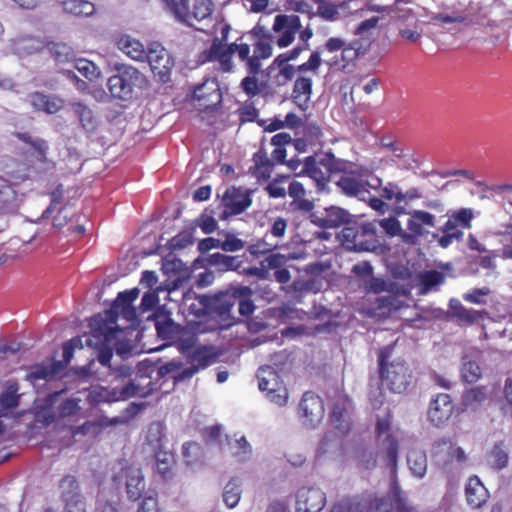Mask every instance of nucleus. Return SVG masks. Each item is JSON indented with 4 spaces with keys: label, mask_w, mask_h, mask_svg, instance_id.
<instances>
[{
    "label": "nucleus",
    "mask_w": 512,
    "mask_h": 512,
    "mask_svg": "<svg viewBox=\"0 0 512 512\" xmlns=\"http://www.w3.org/2000/svg\"><path fill=\"white\" fill-rule=\"evenodd\" d=\"M330 425L337 432L332 434V432L329 431L325 434L317 449V455L319 456L338 450L341 447V438L346 435L351 428V420L345 402L336 403L333 406L330 416Z\"/></svg>",
    "instance_id": "obj_7"
},
{
    "label": "nucleus",
    "mask_w": 512,
    "mask_h": 512,
    "mask_svg": "<svg viewBox=\"0 0 512 512\" xmlns=\"http://www.w3.org/2000/svg\"><path fill=\"white\" fill-rule=\"evenodd\" d=\"M389 14V7L375 3H366L360 8L354 6L351 15L361 19L353 31L356 38L348 43L341 37L328 38L323 45L324 49L330 53L341 51V55L339 58L333 57L328 60L327 65L335 70L346 71L350 64L366 55L376 34L382 28V21Z\"/></svg>",
    "instance_id": "obj_2"
},
{
    "label": "nucleus",
    "mask_w": 512,
    "mask_h": 512,
    "mask_svg": "<svg viewBox=\"0 0 512 512\" xmlns=\"http://www.w3.org/2000/svg\"><path fill=\"white\" fill-rule=\"evenodd\" d=\"M455 303H457L455 316L462 322L471 324L481 319V313L479 311L465 308L460 301H455Z\"/></svg>",
    "instance_id": "obj_62"
},
{
    "label": "nucleus",
    "mask_w": 512,
    "mask_h": 512,
    "mask_svg": "<svg viewBox=\"0 0 512 512\" xmlns=\"http://www.w3.org/2000/svg\"><path fill=\"white\" fill-rule=\"evenodd\" d=\"M145 59H147L153 74L161 82H167L174 66L170 53L160 44L154 43L149 47Z\"/></svg>",
    "instance_id": "obj_18"
},
{
    "label": "nucleus",
    "mask_w": 512,
    "mask_h": 512,
    "mask_svg": "<svg viewBox=\"0 0 512 512\" xmlns=\"http://www.w3.org/2000/svg\"><path fill=\"white\" fill-rule=\"evenodd\" d=\"M19 137L29 144L31 146V149H33V154L37 158V160L45 162L46 161V153L48 150V144L45 140L32 137L28 134H20Z\"/></svg>",
    "instance_id": "obj_47"
},
{
    "label": "nucleus",
    "mask_w": 512,
    "mask_h": 512,
    "mask_svg": "<svg viewBox=\"0 0 512 512\" xmlns=\"http://www.w3.org/2000/svg\"><path fill=\"white\" fill-rule=\"evenodd\" d=\"M117 47L128 57L136 61L145 60L147 55V51L145 50L143 44L139 40L129 35L121 36L117 40Z\"/></svg>",
    "instance_id": "obj_30"
},
{
    "label": "nucleus",
    "mask_w": 512,
    "mask_h": 512,
    "mask_svg": "<svg viewBox=\"0 0 512 512\" xmlns=\"http://www.w3.org/2000/svg\"><path fill=\"white\" fill-rule=\"evenodd\" d=\"M508 453L501 444H496L489 456L491 467L497 470L505 468L508 464Z\"/></svg>",
    "instance_id": "obj_55"
},
{
    "label": "nucleus",
    "mask_w": 512,
    "mask_h": 512,
    "mask_svg": "<svg viewBox=\"0 0 512 512\" xmlns=\"http://www.w3.org/2000/svg\"><path fill=\"white\" fill-rule=\"evenodd\" d=\"M233 295L237 298L238 311L242 316H249L254 312L255 305L251 301L252 289L248 286H234Z\"/></svg>",
    "instance_id": "obj_38"
},
{
    "label": "nucleus",
    "mask_w": 512,
    "mask_h": 512,
    "mask_svg": "<svg viewBox=\"0 0 512 512\" xmlns=\"http://www.w3.org/2000/svg\"><path fill=\"white\" fill-rule=\"evenodd\" d=\"M334 160V157L329 155L319 160L314 157H307L300 174L307 175L319 185L323 184L330 177V173L334 169Z\"/></svg>",
    "instance_id": "obj_21"
},
{
    "label": "nucleus",
    "mask_w": 512,
    "mask_h": 512,
    "mask_svg": "<svg viewBox=\"0 0 512 512\" xmlns=\"http://www.w3.org/2000/svg\"><path fill=\"white\" fill-rule=\"evenodd\" d=\"M43 45V41H41L39 38L32 36H22L11 39L7 49L9 52L19 57H26L41 50Z\"/></svg>",
    "instance_id": "obj_27"
},
{
    "label": "nucleus",
    "mask_w": 512,
    "mask_h": 512,
    "mask_svg": "<svg viewBox=\"0 0 512 512\" xmlns=\"http://www.w3.org/2000/svg\"><path fill=\"white\" fill-rule=\"evenodd\" d=\"M420 279L423 292L426 293L442 284L445 280V275L442 272L431 270L422 273Z\"/></svg>",
    "instance_id": "obj_52"
},
{
    "label": "nucleus",
    "mask_w": 512,
    "mask_h": 512,
    "mask_svg": "<svg viewBox=\"0 0 512 512\" xmlns=\"http://www.w3.org/2000/svg\"><path fill=\"white\" fill-rule=\"evenodd\" d=\"M272 44L268 39H259L254 44L253 54L248 45L247 56L244 58H237L239 61L244 62L247 71L250 74H257L261 69V61L272 56Z\"/></svg>",
    "instance_id": "obj_23"
},
{
    "label": "nucleus",
    "mask_w": 512,
    "mask_h": 512,
    "mask_svg": "<svg viewBox=\"0 0 512 512\" xmlns=\"http://www.w3.org/2000/svg\"><path fill=\"white\" fill-rule=\"evenodd\" d=\"M302 28L300 18L294 14H279L274 18L272 30L275 33V43L279 48L290 46L296 34Z\"/></svg>",
    "instance_id": "obj_15"
},
{
    "label": "nucleus",
    "mask_w": 512,
    "mask_h": 512,
    "mask_svg": "<svg viewBox=\"0 0 512 512\" xmlns=\"http://www.w3.org/2000/svg\"><path fill=\"white\" fill-rule=\"evenodd\" d=\"M407 465L414 477L422 479L428 468L425 452L416 447L411 448L407 454Z\"/></svg>",
    "instance_id": "obj_33"
},
{
    "label": "nucleus",
    "mask_w": 512,
    "mask_h": 512,
    "mask_svg": "<svg viewBox=\"0 0 512 512\" xmlns=\"http://www.w3.org/2000/svg\"><path fill=\"white\" fill-rule=\"evenodd\" d=\"M74 115L78 118L81 127L88 133L96 130L98 122L94 116L93 111L81 102H74L71 104Z\"/></svg>",
    "instance_id": "obj_34"
},
{
    "label": "nucleus",
    "mask_w": 512,
    "mask_h": 512,
    "mask_svg": "<svg viewBox=\"0 0 512 512\" xmlns=\"http://www.w3.org/2000/svg\"><path fill=\"white\" fill-rule=\"evenodd\" d=\"M375 225L373 223L364 224L359 230L354 228H345L342 232L343 239L348 248L357 251H373L377 244L374 240Z\"/></svg>",
    "instance_id": "obj_19"
},
{
    "label": "nucleus",
    "mask_w": 512,
    "mask_h": 512,
    "mask_svg": "<svg viewBox=\"0 0 512 512\" xmlns=\"http://www.w3.org/2000/svg\"><path fill=\"white\" fill-rule=\"evenodd\" d=\"M152 390L153 383L151 379L148 376L139 375L122 386L101 387L95 390L94 393L98 402L113 403L125 401L133 397L144 398L150 395Z\"/></svg>",
    "instance_id": "obj_6"
},
{
    "label": "nucleus",
    "mask_w": 512,
    "mask_h": 512,
    "mask_svg": "<svg viewBox=\"0 0 512 512\" xmlns=\"http://www.w3.org/2000/svg\"><path fill=\"white\" fill-rule=\"evenodd\" d=\"M390 494L395 503L397 512H415L414 508L409 504L405 493L395 480H393L391 484Z\"/></svg>",
    "instance_id": "obj_44"
},
{
    "label": "nucleus",
    "mask_w": 512,
    "mask_h": 512,
    "mask_svg": "<svg viewBox=\"0 0 512 512\" xmlns=\"http://www.w3.org/2000/svg\"><path fill=\"white\" fill-rule=\"evenodd\" d=\"M231 31L232 27L226 21L221 20L215 23L212 42L200 56L203 62H211L217 70L225 73L234 72L236 66L234 56L244 58L248 52V44L242 42V36L229 42Z\"/></svg>",
    "instance_id": "obj_3"
},
{
    "label": "nucleus",
    "mask_w": 512,
    "mask_h": 512,
    "mask_svg": "<svg viewBox=\"0 0 512 512\" xmlns=\"http://www.w3.org/2000/svg\"><path fill=\"white\" fill-rule=\"evenodd\" d=\"M258 388L266 393L267 399L277 406H284L288 400L287 389L277 371L268 365L262 366L257 372Z\"/></svg>",
    "instance_id": "obj_11"
},
{
    "label": "nucleus",
    "mask_w": 512,
    "mask_h": 512,
    "mask_svg": "<svg viewBox=\"0 0 512 512\" xmlns=\"http://www.w3.org/2000/svg\"><path fill=\"white\" fill-rule=\"evenodd\" d=\"M487 396L484 388L474 387L463 394L462 403L466 410L475 411L486 400Z\"/></svg>",
    "instance_id": "obj_42"
},
{
    "label": "nucleus",
    "mask_w": 512,
    "mask_h": 512,
    "mask_svg": "<svg viewBox=\"0 0 512 512\" xmlns=\"http://www.w3.org/2000/svg\"><path fill=\"white\" fill-rule=\"evenodd\" d=\"M119 468L114 475V481L118 484L125 483L129 499L137 500L145 490V481L142 471L137 465L119 463Z\"/></svg>",
    "instance_id": "obj_13"
},
{
    "label": "nucleus",
    "mask_w": 512,
    "mask_h": 512,
    "mask_svg": "<svg viewBox=\"0 0 512 512\" xmlns=\"http://www.w3.org/2000/svg\"><path fill=\"white\" fill-rule=\"evenodd\" d=\"M241 486V480L236 477L231 478L224 486L222 497L228 508H234L239 503L242 494Z\"/></svg>",
    "instance_id": "obj_40"
},
{
    "label": "nucleus",
    "mask_w": 512,
    "mask_h": 512,
    "mask_svg": "<svg viewBox=\"0 0 512 512\" xmlns=\"http://www.w3.org/2000/svg\"><path fill=\"white\" fill-rule=\"evenodd\" d=\"M454 405L448 394L441 393L430 403L428 409L429 421L439 427L445 424L453 413Z\"/></svg>",
    "instance_id": "obj_25"
},
{
    "label": "nucleus",
    "mask_w": 512,
    "mask_h": 512,
    "mask_svg": "<svg viewBox=\"0 0 512 512\" xmlns=\"http://www.w3.org/2000/svg\"><path fill=\"white\" fill-rule=\"evenodd\" d=\"M156 330L159 337L165 340L173 339L178 327L171 320H164L156 323Z\"/></svg>",
    "instance_id": "obj_64"
},
{
    "label": "nucleus",
    "mask_w": 512,
    "mask_h": 512,
    "mask_svg": "<svg viewBox=\"0 0 512 512\" xmlns=\"http://www.w3.org/2000/svg\"><path fill=\"white\" fill-rule=\"evenodd\" d=\"M57 373V370H56V366L55 365H52V366H44V365H39V366H35L32 371L27 375V378L31 381V382H35L37 380H51L54 378V376L56 375Z\"/></svg>",
    "instance_id": "obj_57"
},
{
    "label": "nucleus",
    "mask_w": 512,
    "mask_h": 512,
    "mask_svg": "<svg viewBox=\"0 0 512 512\" xmlns=\"http://www.w3.org/2000/svg\"><path fill=\"white\" fill-rule=\"evenodd\" d=\"M317 4L316 14L326 21H336L342 17L351 15L356 3L354 1H342L335 3L328 0H314Z\"/></svg>",
    "instance_id": "obj_24"
},
{
    "label": "nucleus",
    "mask_w": 512,
    "mask_h": 512,
    "mask_svg": "<svg viewBox=\"0 0 512 512\" xmlns=\"http://www.w3.org/2000/svg\"><path fill=\"white\" fill-rule=\"evenodd\" d=\"M194 99L202 101L201 106L212 108L221 102V92L216 79H207L198 85L193 93Z\"/></svg>",
    "instance_id": "obj_26"
},
{
    "label": "nucleus",
    "mask_w": 512,
    "mask_h": 512,
    "mask_svg": "<svg viewBox=\"0 0 512 512\" xmlns=\"http://www.w3.org/2000/svg\"><path fill=\"white\" fill-rule=\"evenodd\" d=\"M255 174L258 177L269 178L272 172L273 161L267 156V153L259 150L253 157Z\"/></svg>",
    "instance_id": "obj_43"
},
{
    "label": "nucleus",
    "mask_w": 512,
    "mask_h": 512,
    "mask_svg": "<svg viewBox=\"0 0 512 512\" xmlns=\"http://www.w3.org/2000/svg\"><path fill=\"white\" fill-rule=\"evenodd\" d=\"M461 377L465 382L474 383L481 377V368L465 356L462 358Z\"/></svg>",
    "instance_id": "obj_48"
},
{
    "label": "nucleus",
    "mask_w": 512,
    "mask_h": 512,
    "mask_svg": "<svg viewBox=\"0 0 512 512\" xmlns=\"http://www.w3.org/2000/svg\"><path fill=\"white\" fill-rule=\"evenodd\" d=\"M386 358L387 355L385 349L380 352L378 358L382 380L391 391L395 393H402L406 390L411 381V371L408 365L400 360L393 361L389 365H386Z\"/></svg>",
    "instance_id": "obj_10"
},
{
    "label": "nucleus",
    "mask_w": 512,
    "mask_h": 512,
    "mask_svg": "<svg viewBox=\"0 0 512 512\" xmlns=\"http://www.w3.org/2000/svg\"><path fill=\"white\" fill-rule=\"evenodd\" d=\"M349 221V213L340 207H329L324 210L318 223L325 228H337Z\"/></svg>",
    "instance_id": "obj_32"
},
{
    "label": "nucleus",
    "mask_w": 512,
    "mask_h": 512,
    "mask_svg": "<svg viewBox=\"0 0 512 512\" xmlns=\"http://www.w3.org/2000/svg\"><path fill=\"white\" fill-rule=\"evenodd\" d=\"M298 417L307 429L317 428L324 418L322 399L312 392H306L298 405Z\"/></svg>",
    "instance_id": "obj_14"
},
{
    "label": "nucleus",
    "mask_w": 512,
    "mask_h": 512,
    "mask_svg": "<svg viewBox=\"0 0 512 512\" xmlns=\"http://www.w3.org/2000/svg\"><path fill=\"white\" fill-rule=\"evenodd\" d=\"M232 449L234 456L237 457L240 461H246L249 459L252 453L251 445L244 436L235 441Z\"/></svg>",
    "instance_id": "obj_61"
},
{
    "label": "nucleus",
    "mask_w": 512,
    "mask_h": 512,
    "mask_svg": "<svg viewBox=\"0 0 512 512\" xmlns=\"http://www.w3.org/2000/svg\"><path fill=\"white\" fill-rule=\"evenodd\" d=\"M213 9L211 0H195L192 10H189L187 0H178V2L170 8L175 17L189 26H194V21H201L208 18Z\"/></svg>",
    "instance_id": "obj_16"
},
{
    "label": "nucleus",
    "mask_w": 512,
    "mask_h": 512,
    "mask_svg": "<svg viewBox=\"0 0 512 512\" xmlns=\"http://www.w3.org/2000/svg\"><path fill=\"white\" fill-rule=\"evenodd\" d=\"M50 55L59 63H68L73 60V51L70 46L64 43H54L48 47Z\"/></svg>",
    "instance_id": "obj_50"
},
{
    "label": "nucleus",
    "mask_w": 512,
    "mask_h": 512,
    "mask_svg": "<svg viewBox=\"0 0 512 512\" xmlns=\"http://www.w3.org/2000/svg\"><path fill=\"white\" fill-rule=\"evenodd\" d=\"M190 366L183 369L181 378H191L199 370L204 369L213 364L217 357V352L213 346L202 345L195 348L189 353Z\"/></svg>",
    "instance_id": "obj_20"
},
{
    "label": "nucleus",
    "mask_w": 512,
    "mask_h": 512,
    "mask_svg": "<svg viewBox=\"0 0 512 512\" xmlns=\"http://www.w3.org/2000/svg\"><path fill=\"white\" fill-rule=\"evenodd\" d=\"M326 504L325 492L314 485H305L295 493V512H320Z\"/></svg>",
    "instance_id": "obj_17"
},
{
    "label": "nucleus",
    "mask_w": 512,
    "mask_h": 512,
    "mask_svg": "<svg viewBox=\"0 0 512 512\" xmlns=\"http://www.w3.org/2000/svg\"><path fill=\"white\" fill-rule=\"evenodd\" d=\"M390 8V14H394L395 20L400 25H408L414 22H420L414 9L412 7H400L398 9H392V6H388Z\"/></svg>",
    "instance_id": "obj_54"
},
{
    "label": "nucleus",
    "mask_w": 512,
    "mask_h": 512,
    "mask_svg": "<svg viewBox=\"0 0 512 512\" xmlns=\"http://www.w3.org/2000/svg\"><path fill=\"white\" fill-rule=\"evenodd\" d=\"M157 472L164 478H169L171 475V464L173 456L167 451H158L155 456Z\"/></svg>",
    "instance_id": "obj_53"
},
{
    "label": "nucleus",
    "mask_w": 512,
    "mask_h": 512,
    "mask_svg": "<svg viewBox=\"0 0 512 512\" xmlns=\"http://www.w3.org/2000/svg\"><path fill=\"white\" fill-rule=\"evenodd\" d=\"M233 287H230L225 292H222L217 297V308L221 313H228L230 309L237 303V298L233 295Z\"/></svg>",
    "instance_id": "obj_60"
},
{
    "label": "nucleus",
    "mask_w": 512,
    "mask_h": 512,
    "mask_svg": "<svg viewBox=\"0 0 512 512\" xmlns=\"http://www.w3.org/2000/svg\"><path fill=\"white\" fill-rule=\"evenodd\" d=\"M289 180V175L277 176L265 187V190L272 198H282L286 195L285 184L289 182Z\"/></svg>",
    "instance_id": "obj_51"
},
{
    "label": "nucleus",
    "mask_w": 512,
    "mask_h": 512,
    "mask_svg": "<svg viewBox=\"0 0 512 512\" xmlns=\"http://www.w3.org/2000/svg\"><path fill=\"white\" fill-rule=\"evenodd\" d=\"M357 465L361 469L372 470L377 466L376 454L368 449L360 450L356 455Z\"/></svg>",
    "instance_id": "obj_59"
},
{
    "label": "nucleus",
    "mask_w": 512,
    "mask_h": 512,
    "mask_svg": "<svg viewBox=\"0 0 512 512\" xmlns=\"http://www.w3.org/2000/svg\"><path fill=\"white\" fill-rule=\"evenodd\" d=\"M252 192V190L242 187L227 189L223 196L226 212L234 215L244 212L252 204Z\"/></svg>",
    "instance_id": "obj_22"
},
{
    "label": "nucleus",
    "mask_w": 512,
    "mask_h": 512,
    "mask_svg": "<svg viewBox=\"0 0 512 512\" xmlns=\"http://www.w3.org/2000/svg\"><path fill=\"white\" fill-rule=\"evenodd\" d=\"M207 261L210 266L216 267L221 272L237 271L241 266L238 256H229L219 252L211 254Z\"/></svg>",
    "instance_id": "obj_36"
},
{
    "label": "nucleus",
    "mask_w": 512,
    "mask_h": 512,
    "mask_svg": "<svg viewBox=\"0 0 512 512\" xmlns=\"http://www.w3.org/2000/svg\"><path fill=\"white\" fill-rule=\"evenodd\" d=\"M431 456L435 464L445 470H450L454 466H461L467 459L464 450L445 437L433 443Z\"/></svg>",
    "instance_id": "obj_12"
},
{
    "label": "nucleus",
    "mask_w": 512,
    "mask_h": 512,
    "mask_svg": "<svg viewBox=\"0 0 512 512\" xmlns=\"http://www.w3.org/2000/svg\"><path fill=\"white\" fill-rule=\"evenodd\" d=\"M161 291L163 290L158 288L156 292L145 293L139 309L133 306L139 297V289L120 292L110 310L91 319V332L85 337V343L97 350V360L101 365H109L114 349L121 357L130 353L132 344L129 336L138 325V317L156 306L159 302L158 293Z\"/></svg>",
    "instance_id": "obj_1"
},
{
    "label": "nucleus",
    "mask_w": 512,
    "mask_h": 512,
    "mask_svg": "<svg viewBox=\"0 0 512 512\" xmlns=\"http://www.w3.org/2000/svg\"><path fill=\"white\" fill-rule=\"evenodd\" d=\"M408 214L410 217L407 221V228L413 236H421L425 232V227L435 226V216L426 211L413 210Z\"/></svg>",
    "instance_id": "obj_28"
},
{
    "label": "nucleus",
    "mask_w": 512,
    "mask_h": 512,
    "mask_svg": "<svg viewBox=\"0 0 512 512\" xmlns=\"http://www.w3.org/2000/svg\"><path fill=\"white\" fill-rule=\"evenodd\" d=\"M381 161V159L372 160L366 165L344 171L336 181L337 186L345 195L366 201L370 190L376 191L382 186V179L372 176L379 168Z\"/></svg>",
    "instance_id": "obj_4"
},
{
    "label": "nucleus",
    "mask_w": 512,
    "mask_h": 512,
    "mask_svg": "<svg viewBox=\"0 0 512 512\" xmlns=\"http://www.w3.org/2000/svg\"><path fill=\"white\" fill-rule=\"evenodd\" d=\"M27 177V169L23 167L17 172H7V178H0V214L18 212L24 199L19 184Z\"/></svg>",
    "instance_id": "obj_8"
},
{
    "label": "nucleus",
    "mask_w": 512,
    "mask_h": 512,
    "mask_svg": "<svg viewBox=\"0 0 512 512\" xmlns=\"http://www.w3.org/2000/svg\"><path fill=\"white\" fill-rule=\"evenodd\" d=\"M146 83L145 76L132 66L123 65L117 73L108 79L111 95L120 100L132 97L135 88H142Z\"/></svg>",
    "instance_id": "obj_9"
},
{
    "label": "nucleus",
    "mask_w": 512,
    "mask_h": 512,
    "mask_svg": "<svg viewBox=\"0 0 512 512\" xmlns=\"http://www.w3.org/2000/svg\"><path fill=\"white\" fill-rule=\"evenodd\" d=\"M465 494L472 508L480 507L488 498V491L477 476L468 479Z\"/></svg>",
    "instance_id": "obj_29"
},
{
    "label": "nucleus",
    "mask_w": 512,
    "mask_h": 512,
    "mask_svg": "<svg viewBox=\"0 0 512 512\" xmlns=\"http://www.w3.org/2000/svg\"><path fill=\"white\" fill-rule=\"evenodd\" d=\"M380 196L384 200L389 202H393L396 206V213L403 214L405 213V209L401 206V188L395 182H387L384 186L382 185L380 188Z\"/></svg>",
    "instance_id": "obj_41"
},
{
    "label": "nucleus",
    "mask_w": 512,
    "mask_h": 512,
    "mask_svg": "<svg viewBox=\"0 0 512 512\" xmlns=\"http://www.w3.org/2000/svg\"><path fill=\"white\" fill-rule=\"evenodd\" d=\"M462 235L463 232L456 227L454 221L448 220L445 224L444 235L438 240L439 245L443 248H447L453 240L460 239Z\"/></svg>",
    "instance_id": "obj_56"
},
{
    "label": "nucleus",
    "mask_w": 512,
    "mask_h": 512,
    "mask_svg": "<svg viewBox=\"0 0 512 512\" xmlns=\"http://www.w3.org/2000/svg\"><path fill=\"white\" fill-rule=\"evenodd\" d=\"M183 456L188 466H197L203 461L202 447L195 442L186 443L183 445Z\"/></svg>",
    "instance_id": "obj_46"
},
{
    "label": "nucleus",
    "mask_w": 512,
    "mask_h": 512,
    "mask_svg": "<svg viewBox=\"0 0 512 512\" xmlns=\"http://www.w3.org/2000/svg\"><path fill=\"white\" fill-rule=\"evenodd\" d=\"M59 489L65 504L83 501L79 492V485L75 477L67 475L60 481Z\"/></svg>",
    "instance_id": "obj_35"
},
{
    "label": "nucleus",
    "mask_w": 512,
    "mask_h": 512,
    "mask_svg": "<svg viewBox=\"0 0 512 512\" xmlns=\"http://www.w3.org/2000/svg\"><path fill=\"white\" fill-rule=\"evenodd\" d=\"M312 93V79L306 76H299L295 83L292 92L294 101L299 105L303 106L308 103Z\"/></svg>",
    "instance_id": "obj_39"
},
{
    "label": "nucleus",
    "mask_w": 512,
    "mask_h": 512,
    "mask_svg": "<svg viewBox=\"0 0 512 512\" xmlns=\"http://www.w3.org/2000/svg\"><path fill=\"white\" fill-rule=\"evenodd\" d=\"M29 102L35 109L44 111L48 114L58 112L63 106L62 100L58 97L45 95L39 92L30 94Z\"/></svg>",
    "instance_id": "obj_31"
},
{
    "label": "nucleus",
    "mask_w": 512,
    "mask_h": 512,
    "mask_svg": "<svg viewBox=\"0 0 512 512\" xmlns=\"http://www.w3.org/2000/svg\"><path fill=\"white\" fill-rule=\"evenodd\" d=\"M398 32L402 38L411 42H417L423 33L420 22H414L408 25H400Z\"/></svg>",
    "instance_id": "obj_58"
},
{
    "label": "nucleus",
    "mask_w": 512,
    "mask_h": 512,
    "mask_svg": "<svg viewBox=\"0 0 512 512\" xmlns=\"http://www.w3.org/2000/svg\"><path fill=\"white\" fill-rule=\"evenodd\" d=\"M375 438L379 443L380 454L386 466L395 473L398 462L399 442L402 432L392 425V415L388 408L376 414Z\"/></svg>",
    "instance_id": "obj_5"
},
{
    "label": "nucleus",
    "mask_w": 512,
    "mask_h": 512,
    "mask_svg": "<svg viewBox=\"0 0 512 512\" xmlns=\"http://www.w3.org/2000/svg\"><path fill=\"white\" fill-rule=\"evenodd\" d=\"M65 12L75 16H91L95 13V5L88 0H58Z\"/></svg>",
    "instance_id": "obj_37"
},
{
    "label": "nucleus",
    "mask_w": 512,
    "mask_h": 512,
    "mask_svg": "<svg viewBox=\"0 0 512 512\" xmlns=\"http://www.w3.org/2000/svg\"><path fill=\"white\" fill-rule=\"evenodd\" d=\"M74 68L89 81H94L101 75L100 68L92 61L84 58L75 60Z\"/></svg>",
    "instance_id": "obj_45"
},
{
    "label": "nucleus",
    "mask_w": 512,
    "mask_h": 512,
    "mask_svg": "<svg viewBox=\"0 0 512 512\" xmlns=\"http://www.w3.org/2000/svg\"><path fill=\"white\" fill-rule=\"evenodd\" d=\"M330 512H367V509L357 501L345 500L334 505Z\"/></svg>",
    "instance_id": "obj_63"
},
{
    "label": "nucleus",
    "mask_w": 512,
    "mask_h": 512,
    "mask_svg": "<svg viewBox=\"0 0 512 512\" xmlns=\"http://www.w3.org/2000/svg\"><path fill=\"white\" fill-rule=\"evenodd\" d=\"M18 385L11 383L0 396V415L6 410L14 408L18 405Z\"/></svg>",
    "instance_id": "obj_49"
}]
</instances>
